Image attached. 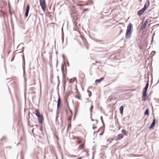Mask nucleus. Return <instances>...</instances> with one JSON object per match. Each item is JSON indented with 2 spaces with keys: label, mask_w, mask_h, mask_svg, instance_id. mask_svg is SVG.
<instances>
[{
  "label": "nucleus",
  "mask_w": 159,
  "mask_h": 159,
  "mask_svg": "<svg viewBox=\"0 0 159 159\" xmlns=\"http://www.w3.org/2000/svg\"><path fill=\"white\" fill-rule=\"evenodd\" d=\"M133 25L131 23L128 24L126 30L125 38L128 39L130 38L132 32Z\"/></svg>",
  "instance_id": "nucleus-1"
},
{
  "label": "nucleus",
  "mask_w": 159,
  "mask_h": 159,
  "mask_svg": "<svg viewBox=\"0 0 159 159\" xmlns=\"http://www.w3.org/2000/svg\"><path fill=\"white\" fill-rule=\"evenodd\" d=\"M35 114L37 117L38 122L41 125H42L44 120L43 115L41 114L37 109L35 110Z\"/></svg>",
  "instance_id": "nucleus-2"
},
{
  "label": "nucleus",
  "mask_w": 159,
  "mask_h": 159,
  "mask_svg": "<svg viewBox=\"0 0 159 159\" xmlns=\"http://www.w3.org/2000/svg\"><path fill=\"white\" fill-rule=\"evenodd\" d=\"M39 3L42 10L45 13L46 7L45 0H39Z\"/></svg>",
  "instance_id": "nucleus-3"
},
{
  "label": "nucleus",
  "mask_w": 159,
  "mask_h": 159,
  "mask_svg": "<svg viewBox=\"0 0 159 159\" xmlns=\"http://www.w3.org/2000/svg\"><path fill=\"white\" fill-rule=\"evenodd\" d=\"M22 68L23 70V76H24V79H25V58L24 57V55L22 56Z\"/></svg>",
  "instance_id": "nucleus-4"
},
{
  "label": "nucleus",
  "mask_w": 159,
  "mask_h": 159,
  "mask_svg": "<svg viewBox=\"0 0 159 159\" xmlns=\"http://www.w3.org/2000/svg\"><path fill=\"white\" fill-rule=\"evenodd\" d=\"M60 97L59 96V97L58 98L57 101V109L56 112V114H59V108L60 107V104L61 101Z\"/></svg>",
  "instance_id": "nucleus-5"
},
{
  "label": "nucleus",
  "mask_w": 159,
  "mask_h": 159,
  "mask_svg": "<svg viewBox=\"0 0 159 159\" xmlns=\"http://www.w3.org/2000/svg\"><path fill=\"white\" fill-rule=\"evenodd\" d=\"M65 66L63 65L62 64L61 66V70L62 72V80H66V74H65L64 71V70L65 68Z\"/></svg>",
  "instance_id": "nucleus-6"
},
{
  "label": "nucleus",
  "mask_w": 159,
  "mask_h": 159,
  "mask_svg": "<svg viewBox=\"0 0 159 159\" xmlns=\"http://www.w3.org/2000/svg\"><path fill=\"white\" fill-rule=\"evenodd\" d=\"M148 93H142V100L143 101H145L148 98Z\"/></svg>",
  "instance_id": "nucleus-7"
},
{
  "label": "nucleus",
  "mask_w": 159,
  "mask_h": 159,
  "mask_svg": "<svg viewBox=\"0 0 159 159\" xmlns=\"http://www.w3.org/2000/svg\"><path fill=\"white\" fill-rule=\"evenodd\" d=\"M149 80H148L147 81L145 86L143 89V91L142 93H147V91L149 87Z\"/></svg>",
  "instance_id": "nucleus-8"
},
{
  "label": "nucleus",
  "mask_w": 159,
  "mask_h": 159,
  "mask_svg": "<svg viewBox=\"0 0 159 159\" xmlns=\"http://www.w3.org/2000/svg\"><path fill=\"white\" fill-rule=\"evenodd\" d=\"M37 15L36 14L30 15L29 18H31L33 21L34 22V24H36V20Z\"/></svg>",
  "instance_id": "nucleus-9"
},
{
  "label": "nucleus",
  "mask_w": 159,
  "mask_h": 159,
  "mask_svg": "<svg viewBox=\"0 0 159 159\" xmlns=\"http://www.w3.org/2000/svg\"><path fill=\"white\" fill-rule=\"evenodd\" d=\"M30 9V5L29 3L28 4L25 10V17H27L28 16L29 11Z\"/></svg>",
  "instance_id": "nucleus-10"
},
{
  "label": "nucleus",
  "mask_w": 159,
  "mask_h": 159,
  "mask_svg": "<svg viewBox=\"0 0 159 159\" xmlns=\"http://www.w3.org/2000/svg\"><path fill=\"white\" fill-rule=\"evenodd\" d=\"M148 22L147 20H145L144 22L143 25H141L140 27V30H144L146 27L147 25L148 24Z\"/></svg>",
  "instance_id": "nucleus-11"
},
{
  "label": "nucleus",
  "mask_w": 159,
  "mask_h": 159,
  "mask_svg": "<svg viewBox=\"0 0 159 159\" xmlns=\"http://www.w3.org/2000/svg\"><path fill=\"white\" fill-rule=\"evenodd\" d=\"M156 123V119L155 118L153 119V121L150 125L149 126L148 128L149 129H150L152 128L155 125Z\"/></svg>",
  "instance_id": "nucleus-12"
},
{
  "label": "nucleus",
  "mask_w": 159,
  "mask_h": 159,
  "mask_svg": "<svg viewBox=\"0 0 159 159\" xmlns=\"http://www.w3.org/2000/svg\"><path fill=\"white\" fill-rule=\"evenodd\" d=\"M123 136L122 134H118L117 137L115 139V140L116 141H119L122 139Z\"/></svg>",
  "instance_id": "nucleus-13"
},
{
  "label": "nucleus",
  "mask_w": 159,
  "mask_h": 159,
  "mask_svg": "<svg viewBox=\"0 0 159 159\" xmlns=\"http://www.w3.org/2000/svg\"><path fill=\"white\" fill-rule=\"evenodd\" d=\"M145 11L143 8L138 11L137 12V15L139 16H141Z\"/></svg>",
  "instance_id": "nucleus-14"
},
{
  "label": "nucleus",
  "mask_w": 159,
  "mask_h": 159,
  "mask_svg": "<svg viewBox=\"0 0 159 159\" xmlns=\"http://www.w3.org/2000/svg\"><path fill=\"white\" fill-rule=\"evenodd\" d=\"M104 79V77H102L99 79H97L95 80V83L96 84H97V83H100Z\"/></svg>",
  "instance_id": "nucleus-15"
},
{
  "label": "nucleus",
  "mask_w": 159,
  "mask_h": 159,
  "mask_svg": "<svg viewBox=\"0 0 159 159\" xmlns=\"http://www.w3.org/2000/svg\"><path fill=\"white\" fill-rule=\"evenodd\" d=\"M124 109V107L123 106H120L119 107V111L121 115H123Z\"/></svg>",
  "instance_id": "nucleus-16"
},
{
  "label": "nucleus",
  "mask_w": 159,
  "mask_h": 159,
  "mask_svg": "<svg viewBox=\"0 0 159 159\" xmlns=\"http://www.w3.org/2000/svg\"><path fill=\"white\" fill-rule=\"evenodd\" d=\"M65 105H66L68 109H69L70 107L69 104V102L67 101V98L66 99L65 101Z\"/></svg>",
  "instance_id": "nucleus-17"
},
{
  "label": "nucleus",
  "mask_w": 159,
  "mask_h": 159,
  "mask_svg": "<svg viewBox=\"0 0 159 159\" xmlns=\"http://www.w3.org/2000/svg\"><path fill=\"white\" fill-rule=\"evenodd\" d=\"M144 114L147 116H148L149 115V110L148 108L146 110Z\"/></svg>",
  "instance_id": "nucleus-18"
},
{
  "label": "nucleus",
  "mask_w": 159,
  "mask_h": 159,
  "mask_svg": "<svg viewBox=\"0 0 159 159\" xmlns=\"http://www.w3.org/2000/svg\"><path fill=\"white\" fill-rule=\"evenodd\" d=\"M0 12L1 13V16L3 17L4 21L5 22L4 16L5 14L6 15H7V13H5L2 10H1Z\"/></svg>",
  "instance_id": "nucleus-19"
},
{
  "label": "nucleus",
  "mask_w": 159,
  "mask_h": 159,
  "mask_svg": "<svg viewBox=\"0 0 159 159\" xmlns=\"http://www.w3.org/2000/svg\"><path fill=\"white\" fill-rule=\"evenodd\" d=\"M62 58L63 59V62H64V63L65 64V70L66 73V74L67 72V68H66V63L65 62V61H64V54H63L62 55Z\"/></svg>",
  "instance_id": "nucleus-20"
},
{
  "label": "nucleus",
  "mask_w": 159,
  "mask_h": 159,
  "mask_svg": "<svg viewBox=\"0 0 159 159\" xmlns=\"http://www.w3.org/2000/svg\"><path fill=\"white\" fill-rule=\"evenodd\" d=\"M73 91H70L69 93L68 92H66L65 93L66 96L67 97V98L68 96L70 95L71 94H73Z\"/></svg>",
  "instance_id": "nucleus-21"
},
{
  "label": "nucleus",
  "mask_w": 159,
  "mask_h": 159,
  "mask_svg": "<svg viewBox=\"0 0 159 159\" xmlns=\"http://www.w3.org/2000/svg\"><path fill=\"white\" fill-rule=\"evenodd\" d=\"M157 17H156V18H152V17H149L148 19H146V20H147V21H148V22H152L153 20V19H154V18H157Z\"/></svg>",
  "instance_id": "nucleus-22"
},
{
  "label": "nucleus",
  "mask_w": 159,
  "mask_h": 159,
  "mask_svg": "<svg viewBox=\"0 0 159 159\" xmlns=\"http://www.w3.org/2000/svg\"><path fill=\"white\" fill-rule=\"evenodd\" d=\"M147 3H146L144 5V7L142 8L145 11L146 10L147 8L148 7L149 5H147Z\"/></svg>",
  "instance_id": "nucleus-23"
},
{
  "label": "nucleus",
  "mask_w": 159,
  "mask_h": 159,
  "mask_svg": "<svg viewBox=\"0 0 159 159\" xmlns=\"http://www.w3.org/2000/svg\"><path fill=\"white\" fill-rule=\"evenodd\" d=\"M121 132L125 135H128L127 131L125 129H122L121 130Z\"/></svg>",
  "instance_id": "nucleus-24"
},
{
  "label": "nucleus",
  "mask_w": 159,
  "mask_h": 159,
  "mask_svg": "<svg viewBox=\"0 0 159 159\" xmlns=\"http://www.w3.org/2000/svg\"><path fill=\"white\" fill-rule=\"evenodd\" d=\"M93 106L92 105H91L90 107V108L89 109V111L90 112V114H91V116H92V112L93 111Z\"/></svg>",
  "instance_id": "nucleus-25"
},
{
  "label": "nucleus",
  "mask_w": 159,
  "mask_h": 159,
  "mask_svg": "<svg viewBox=\"0 0 159 159\" xmlns=\"http://www.w3.org/2000/svg\"><path fill=\"white\" fill-rule=\"evenodd\" d=\"M60 84H58L57 85V91H57V93H58V98L59 97V96H60V94H59V87Z\"/></svg>",
  "instance_id": "nucleus-26"
},
{
  "label": "nucleus",
  "mask_w": 159,
  "mask_h": 159,
  "mask_svg": "<svg viewBox=\"0 0 159 159\" xmlns=\"http://www.w3.org/2000/svg\"><path fill=\"white\" fill-rule=\"evenodd\" d=\"M23 44V43H20L17 47V49H18L19 48V47L20 48H23V49L24 48V47H23L22 46Z\"/></svg>",
  "instance_id": "nucleus-27"
},
{
  "label": "nucleus",
  "mask_w": 159,
  "mask_h": 159,
  "mask_svg": "<svg viewBox=\"0 0 159 159\" xmlns=\"http://www.w3.org/2000/svg\"><path fill=\"white\" fill-rule=\"evenodd\" d=\"M77 94L75 96V98L77 99H80V100L81 99V98H80V95L78 94V93H77Z\"/></svg>",
  "instance_id": "nucleus-28"
},
{
  "label": "nucleus",
  "mask_w": 159,
  "mask_h": 159,
  "mask_svg": "<svg viewBox=\"0 0 159 159\" xmlns=\"http://www.w3.org/2000/svg\"><path fill=\"white\" fill-rule=\"evenodd\" d=\"M119 28L120 29V31H119V33L118 34V36L120 35L121 34V33H122L123 32V30L120 27Z\"/></svg>",
  "instance_id": "nucleus-29"
},
{
  "label": "nucleus",
  "mask_w": 159,
  "mask_h": 159,
  "mask_svg": "<svg viewBox=\"0 0 159 159\" xmlns=\"http://www.w3.org/2000/svg\"><path fill=\"white\" fill-rule=\"evenodd\" d=\"M89 10V9L88 8H85L83 9V12L82 13V14H83L85 11H88Z\"/></svg>",
  "instance_id": "nucleus-30"
},
{
  "label": "nucleus",
  "mask_w": 159,
  "mask_h": 159,
  "mask_svg": "<svg viewBox=\"0 0 159 159\" xmlns=\"http://www.w3.org/2000/svg\"><path fill=\"white\" fill-rule=\"evenodd\" d=\"M9 14H10V15L11 16H12V15L13 14H14L15 16V17H16V15L14 14V11H13V12H11V11H9Z\"/></svg>",
  "instance_id": "nucleus-31"
},
{
  "label": "nucleus",
  "mask_w": 159,
  "mask_h": 159,
  "mask_svg": "<svg viewBox=\"0 0 159 159\" xmlns=\"http://www.w3.org/2000/svg\"><path fill=\"white\" fill-rule=\"evenodd\" d=\"M23 51H24V49H23L22 50H21L20 51L18 49V50H17L16 52H17V53H22V52H23Z\"/></svg>",
  "instance_id": "nucleus-32"
},
{
  "label": "nucleus",
  "mask_w": 159,
  "mask_h": 159,
  "mask_svg": "<svg viewBox=\"0 0 159 159\" xmlns=\"http://www.w3.org/2000/svg\"><path fill=\"white\" fill-rule=\"evenodd\" d=\"M61 39H62V43H63V42H64V34L62 33Z\"/></svg>",
  "instance_id": "nucleus-33"
},
{
  "label": "nucleus",
  "mask_w": 159,
  "mask_h": 159,
  "mask_svg": "<svg viewBox=\"0 0 159 159\" xmlns=\"http://www.w3.org/2000/svg\"><path fill=\"white\" fill-rule=\"evenodd\" d=\"M62 81L63 85H66V80H62Z\"/></svg>",
  "instance_id": "nucleus-34"
},
{
  "label": "nucleus",
  "mask_w": 159,
  "mask_h": 159,
  "mask_svg": "<svg viewBox=\"0 0 159 159\" xmlns=\"http://www.w3.org/2000/svg\"><path fill=\"white\" fill-rule=\"evenodd\" d=\"M71 127V122L70 121V122H69L68 123L67 127H68V128H70Z\"/></svg>",
  "instance_id": "nucleus-35"
},
{
  "label": "nucleus",
  "mask_w": 159,
  "mask_h": 159,
  "mask_svg": "<svg viewBox=\"0 0 159 159\" xmlns=\"http://www.w3.org/2000/svg\"><path fill=\"white\" fill-rule=\"evenodd\" d=\"M10 22H11V25H12V24L13 23L12 16H11V17H10Z\"/></svg>",
  "instance_id": "nucleus-36"
},
{
  "label": "nucleus",
  "mask_w": 159,
  "mask_h": 159,
  "mask_svg": "<svg viewBox=\"0 0 159 159\" xmlns=\"http://www.w3.org/2000/svg\"><path fill=\"white\" fill-rule=\"evenodd\" d=\"M57 80L58 84H60V81L59 80V76L58 75L57 76Z\"/></svg>",
  "instance_id": "nucleus-37"
},
{
  "label": "nucleus",
  "mask_w": 159,
  "mask_h": 159,
  "mask_svg": "<svg viewBox=\"0 0 159 159\" xmlns=\"http://www.w3.org/2000/svg\"><path fill=\"white\" fill-rule=\"evenodd\" d=\"M88 3H89V4H92L93 3V2L92 0H89Z\"/></svg>",
  "instance_id": "nucleus-38"
},
{
  "label": "nucleus",
  "mask_w": 159,
  "mask_h": 159,
  "mask_svg": "<svg viewBox=\"0 0 159 159\" xmlns=\"http://www.w3.org/2000/svg\"><path fill=\"white\" fill-rule=\"evenodd\" d=\"M40 130L41 132H42L43 130V127L42 125H40Z\"/></svg>",
  "instance_id": "nucleus-39"
},
{
  "label": "nucleus",
  "mask_w": 159,
  "mask_h": 159,
  "mask_svg": "<svg viewBox=\"0 0 159 159\" xmlns=\"http://www.w3.org/2000/svg\"><path fill=\"white\" fill-rule=\"evenodd\" d=\"M80 147V149H83L84 148V144H82L80 147Z\"/></svg>",
  "instance_id": "nucleus-40"
},
{
  "label": "nucleus",
  "mask_w": 159,
  "mask_h": 159,
  "mask_svg": "<svg viewBox=\"0 0 159 159\" xmlns=\"http://www.w3.org/2000/svg\"><path fill=\"white\" fill-rule=\"evenodd\" d=\"M101 127H100V128H99V129L97 130V131L96 132L94 131V133H93V134L94 135V134H95V133H97L99 131H100V129H101Z\"/></svg>",
  "instance_id": "nucleus-41"
},
{
  "label": "nucleus",
  "mask_w": 159,
  "mask_h": 159,
  "mask_svg": "<svg viewBox=\"0 0 159 159\" xmlns=\"http://www.w3.org/2000/svg\"><path fill=\"white\" fill-rule=\"evenodd\" d=\"M95 125L94 124H93V127H92V129H95L96 128H97V127L96 126H95Z\"/></svg>",
  "instance_id": "nucleus-42"
},
{
  "label": "nucleus",
  "mask_w": 159,
  "mask_h": 159,
  "mask_svg": "<svg viewBox=\"0 0 159 159\" xmlns=\"http://www.w3.org/2000/svg\"><path fill=\"white\" fill-rule=\"evenodd\" d=\"M104 128L103 131L100 133V134H99L100 135L102 136L103 135V133H104Z\"/></svg>",
  "instance_id": "nucleus-43"
},
{
  "label": "nucleus",
  "mask_w": 159,
  "mask_h": 159,
  "mask_svg": "<svg viewBox=\"0 0 159 159\" xmlns=\"http://www.w3.org/2000/svg\"><path fill=\"white\" fill-rule=\"evenodd\" d=\"M68 109L69 110V111H70V113L71 114V116H72V111L70 109V107L69 108V109Z\"/></svg>",
  "instance_id": "nucleus-44"
},
{
  "label": "nucleus",
  "mask_w": 159,
  "mask_h": 159,
  "mask_svg": "<svg viewBox=\"0 0 159 159\" xmlns=\"http://www.w3.org/2000/svg\"><path fill=\"white\" fill-rule=\"evenodd\" d=\"M76 90L77 91V92H76V93H78V94H79V95H80V92H79V91H78V89L77 88H76Z\"/></svg>",
  "instance_id": "nucleus-45"
},
{
  "label": "nucleus",
  "mask_w": 159,
  "mask_h": 159,
  "mask_svg": "<svg viewBox=\"0 0 159 159\" xmlns=\"http://www.w3.org/2000/svg\"><path fill=\"white\" fill-rule=\"evenodd\" d=\"M56 124H57L58 125H59V121H58V119H57V120L56 119Z\"/></svg>",
  "instance_id": "nucleus-46"
},
{
  "label": "nucleus",
  "mask_w": 159,
  "mask_h": 159,
  "mask_svg": "<svg viewBox=\"0 0 159 159\" xmlns=\"http://www.w3.org/2000/svg\"><path fill=\"white\" fill-rule=\"evenodd\" d=\"M66 63H67V66H68V67L69 66L70 64H69V62L67 60L66 61Z\"/></svg>",
  "instance_id": "nucleus-47"
},
{
  "label": "nucleus",
  "mask_w": 159,
  "mask_h": 159,
  "mask_svg": "<svg viewBox=\"0 0 159 159\" xmlns=\"http://www.w3.org/2000/svg\"><path fill=\"white\" fill-rule=\"evenodd\" d=\"M74 82V80H72L71 79H69V83H73Z\"/></svg>",
  "instance_id": "nucleus-48"
},
{
  "label": "nucleus",
  "mask_w": 159,
  "mask_h": 159,
  "mask_svg": "<svg viewBox=\"0 0 159 159\" xmlns=\"http://www.w3.org/2000/svg\"><path fill=\"white\" fill-rule=\"evenodd\" d=\"M72 116H71L70 117H68V120L70 121L71 120Z\"/></svg>",
  "instance_id": "nucleus-49"
},
{
  "label": "nucleus",
  "mask_w": 159,
  "mask_h": 159,
  "mask_svg": "<svg viewBox=\"0 0 159 159\" xmlns=\"http://www.w3.org/2000/svg\"><path fill=\"white\" fill-rule=\"evenodd\" d=\"M59 114H56V119L57 120V119H58V117L59 116Z\"/></svg>",
  "instance_id": "nucleus-50"
},
{
  "label": "nucleus",
  "mask_w": 159,
  "mask_h": 159,
  "mask_svg": "<svg viewBox=\"0 0 159 159\" xmlns=\"http://www.w3.org/2000/svg\"><path fill=\"white\" fill-rule=\"evenodd\" d=\"M15 55H14L13 57H12L11 59V61H12L14 60V57H15Z\"/></svg>",
  "instance_id": "nucleus-51"
},
{
  "label": "nucleus",
  "mask_w": 159,
  "mask_h": 159,
  "mask_svg": "<svg viewBox=\"0 0 159 159\" xmlns=\"http://www.w3.org/2000/svg\"><path fill=\"white\" fill-rule=\"evenodd\" d=\"M65 110L66 112V114L67 115L68 114V112L67 111V109L66 108L65 109Z\"/></svg>",
  "instance_id": "nucleus-52"
},
{
  "label": "nucleus",
  "mask_w": 159,
  "mask_h": 159,
  "mask_svg": "<svg viewBox=\"0 0 159 159\" xmlns=\"http://www.w3.org/2000/svg\"><path fill=\"white\" fill-rule=\"evenodd\" d=\"M88 95L89 97H91L92 96V92H90V93H89L88 94Z\"/></svg>",
  "instance_id": "nucleus-53"
},
{
  "label": "nucleus",
  "mask_w": 159,
  "mask_h": 159,
  "mask_svg": "<svg viewBox=\"0 0 159 159\" xmlns=\"http://www.w3.org/2000/svg\"><path fill=\"white\" fill-rule=\"evenodd\" d=\"M77 109H76V108H75V115H76V114L77 113Z\"/></svg>",
  "instance_id": "nucleus-54"
},
{
  "label": "nucleus",
  "mask_w": 159,
  "mask_h": 159,
  "mask_svg": "<svg viewBox=\"0 0 159 159\" xmlns=\"http://www.w3.org/2000/svg\"><path fill=\"white\" fill-rule=\"evenodd\" d=\"M90 118H91V120L92 121H94L95 120L93 119V118H92V116H91V114H90Z\"/></svg>",
  "instance_id": "nucleus-55"
},
{
  "label": "nucleus",
  "mask_w": 159,
  "mask_h": 159,
  "mask_svg": "<svg viewBox=\"0 0 159 159\" xmlns=\"http://www.w3.org/2000/svg\"><path fill=\"white\" fill-rule=\"evenodd\" d=\"M101 121H102V124H103V126H105V125L104 123V122L103 120V121L102 120Z\"/></svg>",
  "instance_id": "nucleus-56"
},
{
  "label": "nucleus",
  "mask_w": 159,
  "mask_h": 159,
  "mask_svg": "<svg viewBox=\"0 0 159 159\" xmlns=\"http://www.w3.org/2000/svg\"><path fill=\"white\" fill-rule=\"evenodd\" d=\"M96 41L98 42H102V41L101 40H99V39H97V40H96Z\"/></svg>",
  "instance_id": "nucleus-57"
},
{
  "label": "nucleus",
  "mask_w": 159,
  "mask_h": 159,
  "mask_svg": "<svg viewBox=\"0 0 159 159\" xmlns=\"http://www.w3.org/2000/svg\"><path fill=\"white\" fill-rule=\"evenodd\" d=\"M113 140V139H110V141H109V143H111V142Z\"/></svg>",
  "instance_id": "nucleus-58"
},
{
  "label": "nucleus",
  "mask_w": 159,
  "mask_h": 159,
  "mask_svg": "<svg viewBox=\"0 0 159 159\" xmlns=\"http://www.w3.org/2000/svg\"><path fill=\"white\" fill-rule=\"evenodd\" d=\"M21 159H24V156L22 155H21Z\"/></svg>",
  "instance_id": "nucleus-59"
},
{
  "label": "nucleus",
  "mask_w": 159,
  "mask_h": 159,
  "mask_svg": "<svg viewBox=\"0 0 159 159\" xmlns=\"http://www.w3.org/2000/svg\"><path fill=\"white\" fill-rule=\"evenodd\" d=\"M100 119L101 120V121H103V117L102 116H101V117H100Z\"/></svg>",
  "instance_id": "nucleus-60"
},
{
  "label": "nucleus",
  "mask_w": 159,
  "mask_h": 159,
  "mask_svg": "<svg viewBox=\"0 0 159 159\" xmlns=\"http://www.w3.org/2000/svg\"><path fill=\"white\" fill-rule=\"evenodd\" d=\"M50 80H51V83H52V78H50Z\"/></svg>",
  "instance_id": "nucleus-61"
},
{
  "label": "nucleus",
  "mask_w": 159,
  "mask_h": 159,
  "mask_svg": "<svg viewBox=\"0 0 159 159\" xmlns=\"http://www.w3.org/2000/svg\"><path fill=\"white\" fill-rule=\"evenodd\" d=\"M6 136H4L1 139H6Z\"/></svg>",
  "instance_id": "nucleus-62"
},
{
  "label": "nucleus",
  "mask_w": 159,
  "mask_h": 159,
  "mask_svg": "<svg viewBox=\"0 0 159 159\" xmlns=\"http://www.w3.org/2000/svg\"><path fill=\"white\" fill-rule=\"evenodd\" d=\"M76 80V78L75 77L72 80H74L75 81V80Z\"/></svg>",
  "instance_id": "nucleus-63"
},
{
  "label": "nucleus",
  "mask_w": 159,
  "mask_h": 159,
  "mask_svg": "<svg viewBox=\"0 0 159 159\" xmlns=\"http://www.w3.org/2000/svg\"><path fill=\"white\" fill-rule=\"evenodd\" d=\"M61 157L62 159H63V155L62 153L61 154Z\"/></svg>",
  "instance_id": "nucleus-64"
}]
</instances>
